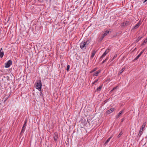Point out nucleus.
<instances>
[{"label":"nucleus","instance_id":"f257e3e1","mask_svg":"<svg viewBox=\"0 0 147 147\" xmlns=\"http://www.w3.org/2000/svg\"><path fill=\"white\" fill-rule=\"evenodd\" d=\"M35 86L36 89L38 90L39 91H40L42 87V83L41 80H37L35 84Z\"/></svg>","mask_w":147,"mask_h":147},{"label":"nucleus","instance_id":"f03ea898","mask_svg":"<svg viewBox=\"0 0 147 147\" xmlns=\"http://www.w3.org/2000/svg\"><path fill=\"white\" fill-rule=\"evenodd\" d=\"M86 47L87 46L86 44H85V42L83 41L80 43V47L81 49H83L84 48V49H86Z\"/></svg>","mask_w":147,"mask_h":147},{"label":"nucleus","instance_id":"7ed1b4c3","mask_svg":"<svg viewBox=\"0 0 147 147\" xmlns=\"http://www.w3.org/2000/svg\"><path fill=\"white\" fill-rule=\"evenodd\" d=\"M12 64V61L11 60H9L7 62L5 63V67L6 68H8Z\"/></svg>","mask_w":147,"mask_h":147},{"label":"nucleus","instance_id":"20e7f679","mask_svg":"<svg viewBox=\"0 0 147 147\" xmlns=\"http://www.w3.org/2000/svg\"><path fill=\"white\" fill-rule=\"evenodd\" d=\"M131 23V22L129 21H127L125 22H123L122 24V27H124L130 25Z\"/></svg>","mask_w":147,"mask_h":147},{"label":"nucleus","instance_id":"39448f33","mask_svg":"<svg viewBox=\"0 0 147 147\" xmlns=\"http://www.w3.org/2000/svg\"><path fill=\"white\" fill-rule=\"evenodd\" d=\"M141 23L140 21L136 25H135L133 28L132 29V30L133 29H137L140 25L141 24Z\"/></svg>","mask_w":147,"mask_h":147},{"label":"nucleus","instance_id":"423d86ee","mask_svg":"<svg viewBox=\"0 0 147 147\" xmlns=\"http://www.w3.org/2000/svg\"><path fill=\"white\" fill-rule=\"evenodd\" d=\"M58 134L57 132H55L54 133V136H53V138L55 141L56 142L57 141V139L58 138Z\"/></svg>","mask_w":147,"mask_h":147},{"label":"nucleus","instance_id":"0eeeda50","mask_svg":"<svg viewBox=\"0 0 147 147\" xmlns=\"http://www.w3.org/2000/svg\"><path fill=\"white\" fill-rule=\"evenodd\" d=\"M115 110L114 108H111L110 109L106 111V113L107 114H109L112 112H113Z\"/></svg>","mask_w":147,"mask_h":147},{"label":"nucleus","instance_id":"6e6552de","mask_svg":"<svg viewBox=\"0 0 147 147\" xmlns=\"http://www.w3.org/2000/svg\"><path fill=\"white\" fill-rule=\"evenodd\" d=\"M143 129H140L138 134V136L139 137H140L141 135L143 133Z\"/></svg>","mask_w":147,"mask_h":147},{"label":"nucleus","instance_id":"1a4fd4ad","mask_svg":"<svg viewBox=\"0 0 147 147\" xmlns=\"http://www.w3.org/2000/svg\"><path fill=\"white\" fill-rule=\"evenodd\" d=\"M100 72V70H98L97 71L94 73L93 74V76H98V74H99Z\"/></svg>","mask_w":147,"mask_h":147},{"label":"nucleus","instance_id":"9d476101","mask_svg":"<svg viewBox=\"0 0 147 147\" xmlns=\"http://www.w3.org/2000/svg\"><path fill=\"white\" fill-rule=\"evenodd\" d=\"M91 41V39H88L86 42H85V44H86V46L88 45L89 43H90Z\"/></svg>","mask_w":147,"mask_h":147},{"label":"nucleus","instance_id":"9b49d317","mask_svg":"<svg viewBox=\"0 0 147 147\" xmlns=\"http://www.w3.org/2000/svg\"><path fill=\"white\" fill-rule=\"evenodd\" d=\"M96 51L94 50H92V55L91 57V58H93L96 53Z\"/></svg>","mask_w":147,"mask_h":147},{"label":"nucleus","instance_id":"f8f14e48","mask_svg":"<svg viewBox=\"0 0 147 147\" xmlns=\"http://www.w3.org/2000/svg\"><path fill=\"white\" fill-rule=\"evenodd\" d=\"M109 31L108 30H107L106 31H105L102 36L104 37L107 36L108 34H109Z\"/></svg>","mask_w":147,"mask_h":147},{"label":"nucleus","instance_id":"ddd939ff","mask_svg":"<svg viewBox=\"0 0 147 147\" xmlns=\"http://www.w3.org/2000/svg\"><path fill=\"white\" fill-rule=\"evenodd\" d=\"M2 48H1V49L0 51V57L2 58L4 55V52L3 51L1 52V51L2 50Z\"/></svg>","mask_w":147,"mask_h":147},{"label":"nucleus","instance_id":"4468645a","mask_svg":"<svg viewBox=\"0 0 147 147\" xmlns=\"http://www.w3.org/2000/svg\"><path fill=\"white\" fill-rule=\"evenodd\" d=\"M143 37V36H139L136 40V42H138Z\"/></svg>","mask_w":147,"mask_h":147},{"label":"nucleus","instance_id":"2eb2a0df","mask_svg":"<svg viewBox=\"0 0 147 147\" xmlns=\"http://www.w3.org/2000/svg\"><path fill=\"white\" fill-rule=\"evenodd\" d=\"M25 128H25L23 127H22V129L21 130V131L20 133V135H21L24 133V131L25 130Z\"/></svg>","mask_w":147,"mask_h":147},{"label":"nucleus","instance_id":"dca6fc26","mask_svg":"<svg viewBox=\"0 0 147 147\" xmlns=\"http://www.w3.org/2000/svg\"><path fill=\"white\" fill-rule=\"evenodd\" d=\"M112 137H110L109 138H108L107 140H106V141L105 142V144H108V143L109 142V141L110 140V139Z\"/></svg>","mask_w":147,"mask_h":147},{"label":"nucleus","instance_id":"f3484780","mask_svg":"<svg viewBox=\"0 0 147 147\" xmlns=\"http://www.w3.org/2000/svg\"><path fill=\"white\" fill-rule=\"evenodd\" d=\"M125 68L124 67H123L121 69V70L118 73V74H121L125 70Z\"/></svg>","mask_w":147,"mask_h":147},{"label":"nucleus","instance_id":"a211bd4d","mask_svg":"<svg viewBox=\"0 0 147 147\" xmlns=\"http://www.w3.org/2000/svg\"><path fill=\"white\" fill-rule=\"evenodd\" d=\"M147 42V37L144 40V41L142 42V43L141 44V46H142V45H144Z\"/></svg>","mask_w":147,"mask_h":147},{"label":"nucleus","instance_id":"6ab92c4d","mask_svg":"<svg viewBox=\"0 0 147 147\" xmlns=\"http://www.w3.org/2000/svg\"><path fill=\"white\" fill-rule=\"evenodd\" d=\"M146 122H145V123H144L142 125V127L141 129H143L145 127V126L146 125Z\"/></svg>","mask_w":147,"mask_h":147},{"label":"nucleus","instance_id":"aec40b11","mask_svg":"<svg viewBox=\"0 0 147 147\" xmlns=\"http://www.w3.org/2000/svg\"><path fill=\"white\" fill-rule=\"evenodd\" d=\"M97 69V68L96 67L94 68L93 70H91L90 71V73H92L93 72H94V71H96Z\"/></svg>","mask_w":147,"mask_h":147},{"label":"nucleus","instance_id":"412c9836","mask_svg":"<svg viewBox=\"0 0 147 147\" xmlns=\"http://www.w3.org/2000/svg\"><path fill=\"white\" fill-rule=\"evenodd\" d=\"M110 50V49L107 48V50H106V51L104 53H105V54L106 55L109 52V51Z\"/></svg>","mask_w":147,"mask_h":147},{"label":"nucleus","instance_id":"4be33fe9","mask_svg":"<svg viewBox=\"0 0 147 147\" xmlns=\"http://www.w3.org/2000/svg\"><path fill=\"white\" fill-rule=\"evenodd\" d=\"M102 88V86H99V87L97 89V90L98 91H100Z\"/></svg>","mask_w":147,"mask_h":147},{"label":"nucleus","instance_id":"5701e85b","mask_svg":"<svg viewBox=\"0 0 147 147\" xmlns=\"http://www.w3.org/2000/svg\"><path fill=\"white\" fill-rule=\"evenodd\" d=\"M121 114H120L119 113L118 115H116L115 116L116 118L117 119L121 115Z\"/></svg>","mask_w":147,"mask_h":147},{"label":"nucleus","instance_id":"b1692460","mask_svg":"<svg viewBox=\"0 0 147 147\" xmlns=\"http://www.w3.org/2000/svg\"><path fill=\"white\" fill-rule=\"evenodd\" d=\"M104 38V37L102 35V36H101V38L99 39V41L100 42L102 40H103V39Z\"/></svg>","mask_w":147,"mask_h":147},{"label":"nucleus","instance_id":"393cba45","mask_svg":"<svg viewBox=\"0 0 147 147\" xmlns=\"http://www.w3.org/2000/svg\"><path fill=\"white\" fill-rule=\"evenodd\" d=\"M70 68V66L69 65H68L67 66V68H66V70L68 71L69 70V69Z\"/></svg>","mask_w":147,"mask_h":147},{"label":"nucleus","instance_id":"a878e982","mask_svg":"<svg viewBox=\"0 0 147 147\" xmlns=\"http://www.w3.org/2000/svg\"><path fill=\"white\" fill-rule=\"evenodd\" d=\"M117 88V86H116L114 87L113 89H112L111 91L110 92H113V90H114L116 89Z\"/></svg>","mask_w":147,"mask_h":147},{"label":"nucleus","instance_id":"bb28decb","mask_svg":"<svg viewBox=\"0 0 147 147\" xmlns=\"http://www.w3.org/2000/svg\"><path fill=\"white\" fill-rule=\"evenodd\" d=\"M9 96H9L7 97H6L5 99V100H4L3 102H5L7 100Z\"/></svg>","mask_w":147,"mask_h":147},{"label":"nucleus","instance_id":"cd10ccee","mask_svg":"<svg viewBox=\"0 0 147 147\" xmlns=\"http://www.w3.org/2000/svg\"><path fill=\"white\" fill-rule=\"evenodd\" d=\"M139 58V57L137 56L133 60V61H135L137 60Z\"/></svg>","mask_w":147,"mask_h":147},{"label":"nucleus","instance_id":"c85d7f7f","mask_svg":"<svg viewBox=\"0 0 147 147\" xmlns=\"http://www.w3.org/2000/svg\"><path fill=\"white\" fill-rule=\"evenodd\" d=\"M106 55L105 54V53H104L101 56V58H103L104 57L106 56Z\"/></svg>","mask_w":147,"mask_h":147},{"label":"nucleus","instance_id":"c756f323","mask_svg":"<svg viewBox=\"0 0 147 147\" xmlns=\"http://www.w3.org/2000/svg\"><path fill=\"white\" fill-rule=\"evenodd\" d=\"M124 112L123 110H122L121 111H120L119 113L121 114H122Z\"/></svg>","mask_w":147,"mask_h":147},{"label":"nucleus","instance_id":"7c9ffc66","mask_svg":"<svg viewBox=\"0 0 147 147\" xmlns=\"http://www.w3.org/2000/svg\"><path fill=\"white\" fill-rule=\"evenodd\" d=\"M145 49H146L145 48L144 49H143L140 53L142 54L144 53Z\"/></svg>","mask_w":147,"mask_h":147},{"label":"nucleus","instance_id":"2f4dec72","mask_svg":"<svg viewBox=\"0 0 147 147\" xmlns=\"http://www.w3.org/2000/svg\"><path fill=\"white\" fill-rule=\"evenodd\" d=\"M114 59L113 58L111 59H110V60L109 61V62H111Z\"/></svg>","mask_w":147,"mask_h":147},{"label":"nucleus","instance_id":"473e14b6","mask_svg":"<svg viewBox=\"0 0 147 147\" xmlns=\"http://www.w3.org/2000/svg\"><path fill=\"white\" fill-rule=\"evenodd\" d=\"M125 120V117H124V118H123L121 119V123L123 122L124 121V120Z\"/></svg>","mask_w":147,"mask_h":147},{"label":"nucleus","instance_id":"72a5a7b5","mask_svg":"<svg viewBox=\"0 0 147 147\" xmlns=\"http://www.w3.org/2000/svg\"><path fill=\"white\" fill-rule=\"evenodd\" d=\"M121 133L120 132L119 134L118 135V138H119L121 136Z\"/></svg>","mask_w":147,"mask_h":147},{"label":"nucleus","instance_id":"f704fd0d","mask_svg":"<svg viewBox=\"0 0 147 147\" xmlns=\"http://www.w3.org/2000/svg\"><path fill=\"white\" fill-rule=\"evenodd\" d=\"M98 81V80H95L94 82H93V84H94V83H96Z\"/></svg>","mask_w":147,"mask_h":147},{"label":"nucleus","instance_id":"c9c22d12","mask_svg":"<svg viewBox=\"0 0 147 147\" xmlns=\"http://www.w3.org/2000/svg\"><path fill=\"white\" fill-rule=\"evenodd\" d=\"M26 124L25 123H24V125H23V127L25 128H26Z\"/></svg>","mask_w":147,"mask_h":147},{"label":"nucleus","instance_id":"e433bc0d","mask_svg":"<svg viewBox=\"0 0 147 147\" xmlns=\"http://www.w3.org/2000/svg\"><path fill=\"white\" fill-rule=\"evenodd\" d=\"M117 55H115L114 56V57H113V58L114 59H115V58L117 57Z\"/></svg>","mask_w":147,"mask_h":147},{"label":"nucleus","instance_id":"4c0bfd02","mask_svg":"<svg viewBox=\"0 0 147 147\" xmlns=\"http://www.w3.org/2000/svg\"><path fill=\"white\" fill-rule=\"evenodd\" d=\"M27 119H26L25 121H24V123H27Z\"/></svg>","mask_w":147,"mask_h":147},{"label":"nucleus","instance_id":"58836bf2","mask_svg":"<svg viewBox=\"0 0 147 147\" xmlns=\"http://www.w3.org/2000/svg\"><path fill=\"white\" fill-rule=\"evenodd\" d=\"M141 55L142 54L140 53V54L137 56L139 58Z\"/></svg>","mask_w":147,"mask_h":147},{"label":"nucleus","instance_id":"ea45409f","mask_svg":"<svg viewBox=\"0 0 147 147\" xmlns=\"http://www.w3.org/2000/svg\"><path fill=\"white\" fill-rule=\"evenodd\" d=\"M141 55L142 54L140 53V54L137 56L139 58Z\"/></svg>","mask_w":147,"mask_h":147},{"label":"nucleus","instance_id":"a19ab883","mask_svg":"<svg viewBox=\"0 0 147 147\" xmlns=\"http://www.w3.org/2000/svg\"><path fill=\"white\" fill-rule=\"evenodd\" d=\"M141 55L142 54L140 53V54L137 56L139 58Z\"/></svg>","mask_w":147,"mask_h":147},{"label":"nucleus","instance_id":"79ce46f5","mask_svg":"<svg viewBox=\"0 0 147 147\" xmlns=\"http://www.w3.org/2000/svg\"><path fill=\"white\" fill-rule=\"evenodd\" d=\"M141 55L142 54L140 53V54L137 56L139 58Z\"/></svg>","mask_w":147,"mask_h":147},{"label":"nucleus","instance_id":"37998d69","mask_svg":"<svg viewBox=\"0 0 147 147\" xmlns=\"http://www.w3.org/2000/svg\"><path fill=\"white\" fill-rule=\"evenodd\" d=\"M102 58H101V57H100V58H99V61H101L102 60Z\"/></svg>","mask_w":147,"mask_h":147},{"label":"nucleus","instance_id":"c03bdc74","mask_svg":"<svg viewBox=\"0 0 147 147\" xmlns=\"http://www.w3.org/2000/svg\"><path fill=\"white\" fill-rule=\"evenodd\" d=\"M107 102V100H106L104 101V102L106 103Z\"/></svg>","mask_w":147,"mask_h":147},{"label":"nucleus","instance_id":"a18cd8bd","mask_svg":"<svg viewBox=\"0 0 147 147\" xmlns=\"http://www.w3.org/2000/svg\"><path fill=\"white\" fill-rule=\"evenodd\" d=\"M109 59V57H107L106 58V60H108Z\"/></svg>","mask_w":147,"mask_h":147},{"label":"nucleus","instance_id":"49530a36","mask_svg":"<svg viewBox=\"0 0 147 147\" xmlns=\"http://www.w3.org/2000/svg\"><path fill=\"white\" fill-rule=\"evenodd\" d=\"M105 62H104V61H102V63L101 64H103Z\"/></svg>","mask_w":147,"mask_h":147},{"label":"nucleus","instance_id":"de8ad7c7","mask_svg":"<svg viewBox=\"0 0 147 147\" xmlns=\"http://www.w3.org/2000/svg\"><path fill=\"white\" fill-rule=\"evenodd\" d=\"M103 61H104V62H106V61H107V60H106V59H105V60H104Z\"/></svg>","mask_w":147,"mask_h":147},{"label":"nucleus","instance_id":"09e8293b","mask_svg":"<svg viewBox=\"0 0 147 147\" xmlns=\"http://www.w3.org/2000/svg\"><path fill=\"white\" fill-rule=\"evenodd\" d=\"M147 1V0H145L144 1V3L146 1Z\"/></svg>","mask_w":147,"mask_h":147},{"label":"nucleus","instance_id":"8fccbe9b","mask_svg":"<svg viewBox=\"0 0 147 147\" xmlns=\"http://www.w3.org/2000/svg\"><path fill=\"white\" fill-rule=\"evenodd\" d=\"M136 48H135V49H134V50H136Z\"/></svg>","mask_w":147,"mask_h":147}]
</instances>
